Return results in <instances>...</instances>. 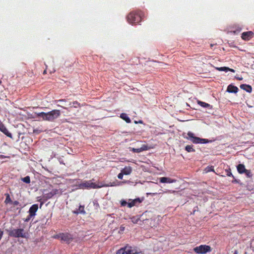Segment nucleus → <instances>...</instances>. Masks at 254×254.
<instances>
[{
	"label": "nucleus",
	"instance_id": "nucleus-1",
	"mask_svg": "<svg viewBox=\"0 0 254 254\" xmlns=\"http://www.w3.org/2000/svg\"><path fill=\"white\" fill-rule=\"evenodd\" d=\"M142 12L140 10L132 11L127 16V20L130 24H136L141 22Z\"/></svg>",
	"mask_w": 254,
	"mask_h": 254
},
{
	"label": "nucleus",
	"instance_id": "nucleus-2",
	"mask_svg": "<svg viewBox=\"0 0 254 254\" xmlns=\"http://www.w3.org/2000/svg\"><path fill=\"white\" fill-rule=\"evenodd\" d=\"M60 111L58 110H54L47 113H40L38 116L43 118L44 120L52 121L57 118L60 115Z\"/></svg>",
	"mask_w": 254,
	"mask_h": 254
},
{
	"label": "nucleus",
	"instance_id": "nucleus-3",
	"mask_svg": "<svg viewBox=\"0 0 254 254\" xmlns=\"http://www.w3.org/2000/svg\"><path fill=\"white\" fill-rule=\"evenodd\" d=\"M117 254H142L141 252H138L136 250L131 247L126 246L118 250Z\"/></svg>",
	"mask_w": 254,
	"mask_h": 254
},
{
	"label": "nucleus",
	"instance_id": "nucleus-4",
	"mask_svg": "<svg viewBox=\"0 0 254 254\" xmlns=\"http://www.w3.org/2000/svg\"><path fill=\"white\" fill-rule=\"evenodd\" d=\"M194 251L198 254H204L211 251V247L207 245H200L193 249Z\"/></svg>",
	"mask_w": 254,
	"mask_h": 254
},
{
	"label": "nucleus",
	"instance_id": "nucleus-5",
	"mask_svg": "<svg viewBox=\"0 0 254 254\" xmlns=\"http://www.w3.org/2000/svg\"><path fill=\"white\" fill-rule=\"evenodd\" d=\"M9 235L16 238L26 237V233L23 229H13L9 232Z\"/></svg>",
	"mask_w": 254,
	"mask_h": 254
},
{
	"label": "nucleus",
	"instance_id": "nucleus-6",
	"mask_svg": "<svg viewBox=\"0 0 254 254\" xmlns=\"http://www.w3.org/2000/svg\"><path fill=\"white\" fill-rule=\"evenodd\" d=\"M221 201L218 199L213 200L210 204V208H208V211L211 213L216 210H218L220 207V204Z\"/></svg>",
	"mask_w": 254,
	"mask_h": 254
},
{
	"label": "nucleus",
	"instance_id": "nucleus-7",
	"mask_svg": "<svg viewBox=\"0 0 254 254\" xmlns=\"http://www.w3.org/2000/svg\"><path fill=\"white\" fill-rule=\"evenodd\" d=\"M38 209V204L33 205L29 210V216L26 219L25 221H28L31 217L35 216Z\"/></svg>",
	"mask_w": 254,
	"mask_h": 254
},
{
	"label": "nucleus",
	"instance_id": "nucleus-8",
	"mask_svg": "<svg viewBox=\"0 0 254 254\" xmlns=\"http://www.w3.org/2000/svg\"><path fill=\"white\" fill-rule=\"evenodd\" d=\"M254 33L252 31L244 32L242 34L241 38L243 40L245 41H249L253 38Z\"/></svg>",
	"mask_w": 254,
	"mask_h": 254
},
{
	"label": "nucleus",
	"instance_id": "nucleus-9",
	"mask_svg": "<svg viewBox=\"0 0 254 254\" xmlns=\"http://www.w3.org/2000/svg\"><path fill=\"white\" fill-rule=\"evenodd\" d=\"M191 141L195 143H207L209 141L205 139H201L196 137H193L191 134Z\"/></svg>",
	"mask_w": 254,
	"mask_h": 254
},
{
	"label": "nucleus",
	"instance_id": "nucleus-10",
	"mask_svg": "<svg viewBox=\"0 0 254 254\" xmlns=\"http://www.w3.org/2000/svg\"><path fill=\"white\" fill-rule=\"evenodd\" d=\"M61 240L65 242L66 243H69L71 241V237L70 235L68 234H62L60 237Z\"/></svg>",
	"mask_w": 254,
	"mask_h": 254
},
{
	"label": "nucleus",
	"instance_id": "nucleus-11",
	"mask_svg": "<svg viewBox=\"0 0 254 254\" xmlns=\"http://www.w3.org/2000/svg\"><path fill=\"white\" fill-rule=\"evenodd\" d=\"M150 148H151L150 147L147 146L145 144H143L140 148H133L131 149V150L133 152L139 153V152H142L143 151L147 150H148V149H149Z\"/></svg>",
	"mask_w": 254,
	"mask_h": 254
},
{
	"label": "nucleus",
	"instance_id": "nucleus-12",
	"mask_svg": "<svg viewBox=\"0 0 254 254\" xmlns=\"http://www.w3.org/2000/svg\"><path fill=\"white\" fill-rule=\"evenodd\" d=\"M160 182L162 183H173L176 182L175 179H172L169 177H162L160 179Z\"/></svg>",
	"mask_w": 254,
	"mask_h": 254
},
{
	"label": "nucleus",
	"instance_id": "nucleus-13",
	"mask_svg": "<svg viewBox=\"0 0 254 254\" xmlns=\"http://www.w3.org/2000/svg\"><path fill=\"white\" fill-rule=\"evenodd\" d=\"M0 130L7 136L12 137L11 134L8 131L7 129L1 123L0 124Z\"/></svg>",
	"mask_w": 254,
	"mask_h": 254
},
{
	"label": "nucleus",
	"instance_id": "nucleus-14",
	"mask_svg": "<svg viewBox=\"0 0 254 254\" xmlns=\"http://www.w3.org/2000/svg\"><path fill=\"white\" fill-rule=\"evenodd\" d=\"M115 185L111 184V185H102L101 186H98V185H96L94 183H89V188H93V189L100 188L103 187L114 186Z\"/></svg>",
	"mask_w": 254,
	"mask_h": 254
},
{
	"label": "nucleus",
	"instance_id": "nucleus-15",
	"mask_svg": "<svg viewBox=\"0 0 254 254\" xmlns=\"http://www.w3.org/2000/svg\"><path fill=\"white\" fill-rule=\"evenodd\" d=\"M238 88L232 85H229L227 89V91L229 93H236L238 92Z\"/></svg>",
	"mask_w": 254,
	"mask_h": 254
},
{
	"label": "nucleus",
	"instance_id": "nucleus-16",
	"mask_svg": "<svg viewBox=\"0 0 254 254\" xmlns=\"http://www.w3.org/2000/svg\"><path fill=\"white\" fill-rule=\"evenodd\" d=\"M121 172L125 175L130 174L132 172V168L129 166L125 167Z\"/></svg>",
	"mask_w": 254,
	"mask_h": 254
},
{
	"label": "nucleus",
	"instance_id": "nucleus-17",
	"mask_svg": "<svg viewBox=\"0 0 254 254\" xmlns=\"http://www.w3.org/2000/svg\"><path fill=\"white\" fill-rule=\"evenodd\" d=\"M216 68L219 70V71H223L226 72L230 71L233 72H235V70L233 69L230 68L228 67L224 66V67H216Z\"/></svg>",
	"mask_w": 254,
	"mask_h": 254
},
{
	"label": "nucleus",
	"instance_id": "nucleus-18",
	"mask_svg": "<svg viewBox=\"0 0 254 254\" xmlns=\"http://www.w3.org/2000/svg\"><path fill=\"white\" fill-rule=\"evenodd\" d=\"M237 170H238V171L241 174L245 173V172L247 170V169H246V168L245 167V166L243 164H241L238 165Z\"/></svg>",
	"mask_w": 254,
	"mask_h": 254
},
{
	"label": "nucleus",
	"instance_id": "nucleus-19",
	"mask_svg": "<svg viewBox=\"0 0 254 254\" xmlns=\"http://www.w3.org/2000/svg\"><path fill=\"white\" fill-rule=\"evenodd\" d=\"M240 87L241 89H243L249 93L251 92L252 90L251 86L249 85L242 84L240 86Z\"/></svg>",
	"mask_w": 254,
	"mask_h": 254
},
{
	"label": "nucleus",
	"instance_id": "nucleus-20",
	"mask_svg": "<svg viewBox=\"0 0 254 254\" xmlns=\"http://www.w3.org/2000/svg\"><path fill=\"white\" fill-rule=\"evenodd\" d=\"M120 117L127 123H129L131 122L130 119L127 117V115L125 113L121 114Z\"/></svg>",
	"mask_w": 254,
	"mask_h": 254
},
{
	"label": "nucleus",
	"instance_id": "nucleus-21",
	"mask_svg": "<svg viewBox=\"0 0 254 254\" xmlns=\"http://www.w3.org/2000/svg\"><path fill=\"white\" fill-rule=\"evenodd\" d=\"M193 197L191 198V199L193 200V202H195V203H200L202 200V196H199L198 198L195 195H193Z\"/></svg>",
	"mask_w": 254,
	"mask_h": 254
},
{
	"label": "nucleus",
	"instance_id": "nucleus-22",
	"mask_svg": "<svg viewBox=\"0 0 254 254\" xmlns=\"http://www.w3.org/2000/svg\"><path fill=\"white\" fill-rule=\"evenodd\" d=\"M140 202V201L139 200V199L138 198V199H134L133 200L131 201V202H129V203H127V206L129 208H131L132 207V206H133L134 205H135V203L136 202Z\"/></svg>",
	"mask_w": 254,
	"mask_h": 254
},
{
	"label": "nucleus",
	"instance_id": "nucleus-23",
	"mask_svg": "<svg viewBox=\"0 0 254 254\" xmlns=\"http://www.w3.org/2000/svg\"><path fill=\"white\" fill-rule=\"evenodd\" d=\"M80 189H85L89 188V182H86L85 183L80 184L78 185Z\"/></svg>",
	"mask_w": 254,
	"mask_h": 254
},
{
	"label": "nucleus",
	"instance_id": "nucleus-24",
	"mask_svg": "<svg viewBox=\"0 0 254 254\" xmlns=\"http://www.w3.org/2000/svg\"><path fill=\"white\" fill-rule=\"evenodd\" d=\"M198 104L203 107H208L210 106L209 104L199 101H198Z\"/></svg>",
	"mask_w": 254,
	"mask_h": 254
},
{
	"label": "nucleus",
	"instance_id": "nucleus-25",
	"mask_svg": "<svg viewBox=\"0 0 254 254\" xmlns=\"http://www.w3.org/2000/svg\"><path fill=\"white\" fill-rule=\"evenodd\" d=\"M22 181L26 183H29L30 182V178L28 176L24 177L22 179Z\"/></svg>",
	"mask_w": 254,
	"mask_h": 254
},
{
	"label": "nucleus",
	"instance_id": "nucleus-26",
	"mask_svg": "<svg viewBox=\"0 0 254 254\" xmlns=\"http://www.w3.org/2000/svg\"><path fill=\"white\" fill-rule=\"evenodd\" d=\"M11 202V198L10 197V196L9 194H7V196H6V198L5 199V202L6 203H8L9 202Z\"/></svg>",
	"mask_w": 254,
	"mask_h": 254
},
{
	"label": "nucleus",
	"instance_id": "nucleus-27",
	"mask_svg": "<svg viewBox=\"0 0 254 254\" xmlns=\"http://www.w3.org/2000/svg\"><path fill=\"white\" fill-rule=\"evenodd\" d=\"M245 173L249 178L252 177V173L250 170H247Z\"/></svg>",
	"mask_w": 254,
	"mask_h": 254
},
{
	"label": "nucleus",
	"instance_id": "nucleus-28",
	"mask_svg": "<svg viewBox=\"0 0 254 254\" xmlns=\"http://www.w3.org/2000/svg\"><path fill=\"white\" fill-rule=\"evenodd\" d=\"M205 171L206 173H208L210 171H213V172L214 171V170L212 166L210 167H207V168L205 169Z\"/></svg>",
	"mask_w": 254,
	"mask_h": 254
},
{
	"label": "nucleus",
	"instance_id": "nucleus-29",
	"mask_svg": "<svg viewBox=\"0 0 254 254\" xmlns=\"http://www.w3.org/2000/svg\"><path fill=\"white\" fill-rule=\"evenodd\" d=\"M79 211L80 213H85V211L84 210V207L82 206H80L79 208Z\"/></svg>",
	"mask_w": 254,
	"mask_h": 254
},
{
	"label": "nucleus",
	"instance_id": "nucleus-30",
	"mask_svg": "<svg viewBox=\"0 0 254 254\" xmlns=\"http://www.w3.org/2000/svg\"><path fill=\"white\" fill-rule=\"evenodd\" d=\"M42 131V130H41V129H33V133H34L38 134V133H40Z\"/></svg>",
	"mask_w": 254,
	"mask_h": 254
},
{
	"label": "nucleus",
	"instance_id": "nucleus-31",
	"mask_svg": "<svg viewBox=\"0 0 254 254\" xmlns=\"http://www.w3.org/2000/svg\"><path fill=\"white\" fill-rule=\"evenodd\" d=\"M131 220H131V221H132V222L133 223H135H135H137V222L139 221V219H138V218H136V219H135V218H131Z\"/></svg>",
	"mask_w": 254,
	"mask_h": 254
},
{
	"label": "nucleus",
	"instance_id": "nucleus-32",
	"mask_svg": "<svg viewBox=\"0 0 254 254\" xmlns=\"http://www.w3.org/2000/svg\"><path fill=\"white\" fill-rule=\"evenodd\" d=\"M124 174L121 172L119 174L118 176V178L119 179H123V175Z\"/></svg>",
	"mask_w": 254,
	"mask_h": 254
},
{
	"label": "nucleus",
	"instance_id": "nucleus-33",
	"mask_svg": "<svg viewBox=\"0 0 254 254\" xmlns=\"http://www.w3.org/2000/svg\"><path fill=\"white\" fill-rule=\"evenodd\" d=\"M186 149L187 151H188L189 152L190 151V145H187L186 147Z\"/></svg>",
	"mask_w": 254,
	"mask_h": 254
},
{
	"label": "nucleus",
	"instance_id": "nucleus-34",
	"mask_svg": "<svg viewBox=\"0 0 254 254\" xmlns=\"http://www.w3.org/2000/svg\"><path fill=\"white\" fill-rule=\"evenodd\" d=\"M127 204V202L126 201H125V200H123V201H121V205L122 206H125Z\"/></svg>",
	"mask_w": 254,
	"mask_h": 254
},
{
	"label": "nucleus",
	"instance_id": "nucleus-35",
	"mask_svg": "<svg viewBox=\"0 0 254 254\" xmlns=\"http://www.w3.org/2000/svg\"><path fill=\"white\" fill-rule=\"evenodd\" d=\"M19 204V202L17 201H15L13 202V204L14 205H17Z\"/></svg>",
	"mask_w": 254,
	"mask_h": 254
},
{
	"label": "nucleus",
	"instance_id": "nucleus-36",
	"mask_svg": "<svg viewBox=\"0 0 254 254\" xmlns=\"http://www.w3.org/2000/svg\"><path fill=\"white\" fill-rule=\"evenodd\" d=\"M2 235H3V232L0 230V240L1 239Z\"/></svg>",
	"mask_w": 254,
	"mask_h": 254
},
{
	"label": "nucleus",
	"instance_id": "nucleus-37",
	"mask_svg": "<svg viewBox=\"0 0 254 254\" xmlns=\"http://www.w3.org/2000/svg\"><path fill=\"white\" fill-rule=\"evenodd\" d=\"M227 172H228V174H227L228 176H231L232 175L231 172L230 171H227Z\"/></svg>",
	"mask_w": 254,
	"mask_h": 254
},
{
	"label": "nucleus",
	"instance_id": "nucleus-38",
	"mask_svg": "<svg viewBox=\"0 0 254 254\" xmlns=\"http://www.w3.org/2000/svg\"><path fill=\"white\" fill-rule=\"evenodd\" d=\"M47 69H48V68H47V66H46V68L44 70V71H43V74H45V73H46L47 71Z\"/></svg>",
	"mask_w": 254,
	"mask_h": 254
},
{
	"label": "nucleus",
	"instance_id": "nucleus-39",
	"mask_svg": "<svg viewBox=\"0 0 254 254\" xmlns=\"http://www.w3.org/2000/svg\"><path fill=\"white\" fill-rule=\"evenodd\" d=\"M125 230V227H121L120 228V230L121 231H124Z\"/></svg>",
	"mask_w": 254,
	"mask_h": 254
},
{
	"label": "nucleus",
	"instance_id": "nucleus-40",
	"mask_svg": "<svg viewBox=\"0 0 254 254\" xmlns=\"http://www.w3.org/2000/svg\"><path fill=\"white\" fill-rule=\"evenodd\" d=\"M236 78H237V79H239V80L243 79V78L242 77H236Z\"/></svg>",
	"mask_w": 254,
	"mask_h": 254
},
{
	"label": "nucleus",
	"instance_id": "nucleus-41",
	"mask_svg": "<svg viewBox=\"0 0 254 254\" xmlns=\"http://www.w3.org/2000/svg\"><path fill=\"white\" fill-rule=\"evenodd\" d=\"M138 123L142 124V121H139Z\"/></svg>",
	"mask_w": 254,
	"mask_h": 254
},
{
	"label": "nucleus",
	"instance_id": "nucleus-42",
	"mask_svg": "<svg viewBox=\"0 0 254 254\" xmlns=\"http://www.w3.org/2000/svg\"><path fill=\"white\" fill-rule=\"evenodd\" d=\"M188 134L189 136H190V132H188Z\"/></svg>",
	"mask_w": 254,
	"mask_h": 254
},
{
	"label": "nucleus",
	"instance_id": "nucleus-43",
	"mask_svg": "<svg viewBox=\"0 0 254 254\" xmlns=\"http://www.w3.org/2000/svg\"><path fill=\"white\" fill-rule=\"evenodd\" d=\"M234 254H238L237 251H235V253H234Z\"/></svg>",
	"mask_w": 254,
	"mask_h": 254
},
{
	"label": "nucleus",
	"instance_id": "nucleus-44",
	"mask_svg": "<svg viewBox=\"0 0 254 254\" xmlns=\"http://www.w3.org/2000/svg\"><path fill=\"white\" fill-rule=\"evenodd\" d=\"M134 123H135V124H137V123H138V122H136V121H135V122H134Z\"/></svg>",
	"mask_w": 254,
	"mask_h": 254
},
{
	"label": "nucleus",
	"instance_id": "nucleus-45",
	"mask_svg": "<svg viewBox=\"0 0 254 254\" xmlns=\"http://www.w3.org/2000/svg\"><path fill=\"white\" fill-rule=\"evenodd\" d=\"M210 46H211V47H213V45L212 44H211V45H210Z\"/></svg>",
	"mask_w": 254,
	"mask_h": 254
},
{
	"label": "nucleus",
	"instance_id": "nucleus-46",
	"mask_svg": "<svg viewBox=\"0 0 254 254\" xmlns=\"http://www.w3.org/2000/svg\"><path fill=\"white\" fill-rule=\"evenodd\" d=\"M1 123V122L0 121V124Z\"/></svg>",
	"mask_w": 254,
	"mask_h": 254
}]
</instances>
